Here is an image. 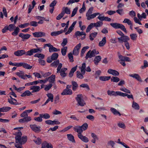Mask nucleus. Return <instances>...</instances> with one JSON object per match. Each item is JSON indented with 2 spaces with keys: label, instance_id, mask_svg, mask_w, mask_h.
Masks as SVG:
<instances>
[{
  "label": "nucleus",
  "instance_id": "obj_1",
  "mask_svg": "<svg viewBox=\"0 0 148 148\" xmlns=\"http://www.w3.org/2000/svg\"><path fill=\"white\" fill-rule=\"evenodd\" d=\"M15 134L16 136L15 138L16 143H18L22 145L25 144L27 140V136H23L21 138L22 133L20 131H19L17 132H16Z\"/></svg>",
  "mask_w": 148,
  "mask_h": 148
},
{
  "label": "nucleus",
  "instance_id": "obj_2",
  "mask_svg": "<svg viewBox=\"0 0 148 148\" xmlns=\"http://www.w3.org/2000/svg\"><path fill=\"white\" fill-rule=\"evenodd\" d=\"M88 127V125L86 123H84L81 126H76L73 127V130L78 134H82L83 131L86 130Z\"/></svg>",
  "mask_w": 148,
  "mask_h": 148
},
{
  "label": "nucleus",
  "instance_id": "obj_3",
  "mask_svg": "<svg viewBox=\"0 0 148 148\" xmlns=\"http://www.w3.org/2000/svg\"><path fill=\"white\" fill-rule=\"evenodd\" d=\"M110 25L115 29H120L126 33L127 32V31L125 26L121 24L117 23H110Z\"/></svg>",
  "mask_w": 148,
  "mask_h": 148
},
{
  "label": "nucleus",
  "instance_id": "obj_4",
  "mask_svg": "<svg viewBox=\"0 0 148 148\" xmlns=\"http://www.w3.org/2000/svg\"><path fill=\"white\" fill-rule=\"evenodd\" d=\"M41 51L42 49H40V48L32 49L26 52L25 51V55L26 56H31L33 55L34 53L41 52Z\"/></svg>",
  "mask_w": 148,
  "mask_h": 148
},
{
  "label": "nucleus",
  "instance_id": "obj_5",
  "mask_svg": "<svg viewBox=\"0 0 148 148\" xmlns=\"http://www.w3.org/2000/svg\"><path fill=\"white\" fill-rule=\"evenodd\" d=\"M119 42L120 43L125 42V45L127 49L128 50L130 49V46L129 43L127 41L130 40L129 38H118Z\"/></svg>",
  "mask_w": 148,
  "mask_h": 148
},
{
  "label": "nucleus",
  "instance_id": "obj_6",
  "mask_svg": "<svg viewBox=\"0 0 148 148\" xmlns=\"http://www.w3.org/2000/svg\"><path fill=\"white\" fill-rule=\"evenodd\" d=\"M82 94L77 95L75 99L79 105L83 106L86 104V103L84 100L82 98Z\"/></svg>",
  "mask_w": 148,
  "mask_h": 148
},
{
  "label": "nucleus",
  "instance_id": "obj_7",
  "mask_svg": "<svg viewBox=\"0 0 148 148\" xmlns=\"http://www.w3.org/2000/svg\"><path fill=\"white\" fill-rule=\"evenodd\" d=\"M29 127L31 130L36 133H39L41 131V127L40 126H37L35 124H30Z\"/></svg>",
  "mask_w": 148,
  "mask_h": 148
},
{
  "label": "nucleus",
  "instance_id": "obj_8",
  "mask_svg": "<svg viewBox=\"0 0 148 148\" xmlns=\"http://www.w3.org/2000/svg\"><path fill=\"white\" fill-rule=\"evenodd\" d=\"M108 95L110 96H114L116 97L117 96L121 95V92L115 91L113 90H108L107 92Z\"/></svg>",
  "mask_w": 148,
  "mask_h": 148
},
{
  "label": "nucleus",
  "instance_id": "obj_9",
  "mask_svg": "<svg viewBox=\"0 0 148 148\" xmlns=\"http://www.w3.org/2000/svg\"><path fill=\"white\" fill-rule=\"evenodd\" d=\"M81 47V44L79 43L74 48L73 51V54L75 56H77L79 53V50Z\"/></svg>",
  "mask_w": 148,
  "mask_h": 148
},
{
  "label": "nucleus",
  "instance_id": "obj_10",
  "mask_svg": "<svg viewBox=\"0 0 148 148\" xmlns=\"http://www.w3.org/2000/svg\"><path fill=\"white\" fill-rule=\"evenodd\" d=\"M40 86H32L30 87V90H32V93H34L38 92L40 90Z\"/></svg>",
  "mask_w": 148,
  "mask_h": 148
},
{
  "label": "nucleus",
  "instance_id": "obj_11",
  "mask_svg": "<svg viewBox=\"0 0 148 148\" xmlns=\"http://www.w3.org/2000/svg\"><path fill=\"white\" fill-rule=\"evenodd\" d=\"M41 148H53L52 145H50L46 141H44L41 144Z\"/></svg>",
  "mask_w": 148,
  "mask_h": 148
},
{
  "label": "nucleus",
  "instance_id": "obj_12",
  "mask_svg": "<svg viewBox=\"0 0 148 148\" xmlns=\"http://www.w3.org/2000/svg\"><path fill=\"white\" fill-rule=\"evenodd\" d=\"M33 35L34 37H42L46 36L45 33L41 32H35L33 33Z\"/></svg>",
  "mask_w": 148,
  "mask_h": 148
},
{
  "label": "nucleus",
  "instance_id": "obj_13",
  "mask_svg": "<svg viewBox=\"0 0 148 148\" xmlns=\"http://www.w3.org/2000/svg\"><path fill=\"white\" fill-rule=\"evenodd\" d=\"M78 136L82 141L85 143H87L89 141L88 138L85 136H83L82 134H78Z\"/></svg>",
  "mask_w": 148,
  "mask_h": 148
},
{
  "label": "nucleus",
  "instance_id": "obj_14",
  "mask_svg": "<svg viewBox=\"0 0 148 148\" xmlns=\"http://www.w3.org/2000/svg\"><path fill=\"white\" fill-rule=\"evenodd\" d=\"M107 72L108 73L115 76H118L119 74L118 71L112 69H108Z\"/></svg>",
  "mask_w": 148,
  "mask_h": 148
},
{
  "label": "nucleus",
  "instance_id": "obj_15",
  "mask_svg": "<svg viewBox=\"0 0 148 148\" xmlns=\"http://www.w3.org/2000/svg\"><path fill=\"white\" fill-rule=\"evenodd\" d=\"M67 69L66 68H63L59 72L60 73V75L62 78L64 77L67 75V73L65 72L67 70Z\"/></svg>",
  "mask_w": 148,
  "mask_h": 148
},
{
  "label": "nucleus",
  "instance_id": "obj_16",
  "mask_svg": "<svg viewBox=\"0 0 148 148\" xmlns=\"http://www.w3.org/2000/svg\"><path fill=\"white\" fill-rule=\"evenodd\" d=\"M24 72L23 71H19V72L16 73V74L19 77L23 79H27V78L24 76Z\"/></svg>",
  "mask_w": 148,
  "mask_h": 148
},
{
  "label": "nucleus",
  "instance_id": "obj_17",
  "mask_svg": "<svg viewBox=\"0 0 148 148\" xmlns=\"http://www.w3.org/2000/svg\"><path fill=\"white\" fill-rule=\"evenodd\" d=\"M25 50H18L14 53V54L17 56H21L25 55Z\"/></svg>",
  "mask_w": 148,
  "mask_h": 148
},
{
  "label": "nucleus",
  "instance_id": "obj_18",
  "mask_svg": "<svg viewBox=\"0 0 148 148\" xmlns=\"http://www.w3.org/2000/svg\"><path fill=\"white\" fill-rule=\"evenodd\" d=\"M129 76L135 78L137 80L140 82H142L140 76L138 74L135 73L133 74H130Z\"/></svg>",
  "mask_w": 148,
  "mask_h": 148
},
{
  "label": "nucleus",
  "instance_id": "obj_19",
  "mask_svg": "<svg viewBox=\"0 0 148 148\" xmlns=\"http://www.w3.org/2000/svg\"><path fill=\"white\" fill-rule=\"evenodd\" d=\"M72 94V90L70 89H65L61 93L62 95H71Z\"/></svg>",
  "mask_w": 148,
  "mask_h": 148
},
{
  "label": "nucleus",
  "instance_id": "obj_20",
  "mask_svg": "<svg viewBox=\"0 0 148 148\" xmlns=\"http://www.w3.org/2000/svg\"><path fill=\"white\" fill-rule=\"evenodd\" d=\"M99 15H100V14L99 13H96L91 14H89L86 16L87 17V20H89L91 19L94 18L96 16Z\"/></svg>",
  "mask_w": 148,
  "mask_h": 148
},
{
  "label": "nucleus",
  "instance_id": "obj_21",
  "mask_svg": "<svg viewBox=\"0 0 148 148\" xmlns=\"http://www.w3.org/2000/svg\"><path fill=\"white\" fill-rule=\"evenodd\" d=\"M91 136L93 138V139L91 140V142L93 143H95L96 140L99 139L98 137L95 134L93 133H91Z\"/></svg>",
  "mask_w": 148,
  "mask_h": 148
},
{
  "label": "nucleus",
  "instance_id": "obj_22",
  "mask_svg": "<svg viewBox=\"0 0 148 148\" xmlns=\"http://www.w3.org/2000/svg\"><path fill=\"white\" fill-rule=\"evenodd\" d=\"M32 95V94L31 92L29 90H27L22 93L21 95V96L23 97L26 96H29Z\"/></svg>",
  "mask_w": 148,
  "mask_h": 148
},
{
  "label": "nucleus",
  "instance_id": "obj_23",
  "mask_svg": "<svg viewBox=\"0 0 148 148\" xmlns=\"http://www.w3.org/2000/svg\"><path fill=\"white\" fill-rule=\"evenodd\" d=\"M63 10L62 11V12L63 13L64 15L65 13L67 14H69L71 13V11L68 8V7H63L62 8Z\"/></svg>",
  "mask_w": 148,
  "mask_h": 148
},
{
  "label": "nucleus",
  "instance_id": "obj_24",
  "mask_svg": "<svg viewBox=\"0 0 148 148\" xmlns=\"http://www.w3.org/2000/svg\"><path fill=\"white\" fill-rule=\"evenodd\" d=\"M67 136L68 139L73 143H75V141L74 136L71 134H67Z\"/></svg>",
  "mask_w": 148,
  "mask_h": 148
},
{
  "label": "nucleus",
  "instance_id": "obj_25",
  "mask_svg": "<svg viewBox=\"0 0 148 148\" xmlns=\"http://www.w3.org/2000/svg\"><path fill=\"white\" fill-rule=\"evenodd\" d=\"M101 58L100 56H99L95 57L94 62L95 65H97L98 63L101 61Z\"/></svg>",
  "mask_w": 148,
  "mask_h": 148
},
{
  "label": "nucleus",
  "instance_id": "obj_26",
  "mask_svg": "<svg viewBox=\"0 0 148 148\" xmlns=\"http://www.w3.org/2000/svg\"><path fill=\"white\" fill-rule=\"evenodd\" d=\"M56 75H52L49 77V82L51 84L54 83L55 81Z\"/></svg>",
  "mask_w": 148,
  "mask_h": 148
},
{
  "label": "nucleus",
  "instance_id": "obj_27",
  "mask_svg": "<svg viewBox=\"0 0 148 148\" xmlns=\"http://www.w3.org/2000/svg\"><path fill=\"white\" fill-rule=\"evenodd\" d=\"M72 85V90L74 91H75L78 87V85L77 83L74 81L71 82Z\"/></svg>",
  "mask_w": 148,
  "mask_h": 148
},
{
  "label": "nucleus",
  "instance_id": "obj_28",
  "mask_svg": "<svg viewBox=\"0 0 148 148\" xmlns=\"http://www.w3.org/2000/svg\"><path fill=\"white\" fill-rule=\"evenodd\" d=\"M110 78V76H101L99 77V79L100 80L104 81L108 80Z\"/></svg>",
  "mask_w": 148,
  "mask_h": 148
},
{
  "label": "nucleus",
  "instance_id": "obj_29",
  "mask_svg": "<svg viewBox=\"0 0 148 148\" xmlns=\"http://www.w3.org/2000/svg\"><path fill=\"white\" fill-rule=\"evenodd\" d=\"M62 33V30L53 32L51 33V35L52 36H56Z\"/></svg>",
  "mask_w": 148,
  "mask_h": 148
},
{
  "label": "nucleus",
  "instance_id": "obj_30",
  "mask_svg": "<svg viewBox=\"0 0 148 148\" xmlns=\"http://www.w3.org/2000/svg\"><path fill=\"white\" fill-rule=\"evenodd\" d=\"M92 24L93 27H98L101 26L103 24V22L101 21H99L96 23H92Z\"/></svg>",
  "mask_w": 148,
  "mask_h": 148
},
{
  "label": "nucleus",
  "instance_id": "obj_31",
  "mask_svg": "<svg viewBox=\"0 0 148 148\" xmlns=\"http://www.w3.org/2000/svg\"><path fill=\"white\" fill-rule=\"evenodd\" d=\"M75 35L77 36H81L82 35H84L83 37H85V36L86 35L85 33L84 32H80L79 31H77L75 32Z\"/></svg>",
  "mask_w": 148,
  "mask_h": 148
},
{
  "label": "nucleus",
  "instance_id": "obj_32",
  "mask_svg": "<svg viewBox=\"0 0 148 148\" xmlns=\"http://www.w3.org/2000/svg\"><path fill=\"white\" fill-rule=\"evenodd\" d=\"M106 38H103L102 40L99 42V47H102L104 46L106 43Z\"/></svg>",
  "mask_w": 148,
  "mask_h": 148
},
{
  "label": "nucleus",
  "instance_id": "obj_33",
  "mask_svg": "<svg viewBox=\"0 0 148 148\" xmlns=\"http://www.w3.org/2000/svg\"><path fill=\"white\" fill-rule=\"evenodd\" d=\"M120 96L123 97H125L127 96V97L129 99L132 98V99H134L132 95H129L127 93H123L121 92Z\"/></svg>",
  "mask_w": 148,
  "mask_h": 148
},
{
  "label": "nucleus",
  "instance_id": "obj_34",
  "mask_svg": "<svg viewBox=\"0 0 148 148\" xmlns=\"http://www.w3.org/2000/svg\"><path fill=\"white\" fill-rule=\"evenodd\" d=\"M22 66L25 69H31L32 67V66H30L28 64L24 62H23Z\"/></svg>",
  "mask_w": 148,
  "mask_h": 148
},
{
  "label": "nucleus",
  "instance_id": "obj_35",
  "mask_svg": "<svg viewBox=\"0 0 148 148\" xmlns=\"http://www.w3.org/2000/svg\"><path fill=\"white\" fill-rule=\"evenodd\" d=\"M60 62L59 60H57L52 62L50 64L51 66L56 67Z\"/></svg>",
  "mask_w": 148,
  "mask_h": 148
},
{
  "label": "nucleus",
  "instance_id": "obj_36",
  "mask_svg": "<svg viewBox=\"0 0 148 148\" xmlns=\"http://www.w3.org/2000/svg\"><path fill=\"white\" fill-rule=\"evenodd\" d=\"M49 52L52 53L59 51L60 50L59 49H58L56 47H54L52 46L51 48H49Z\"/></svg>",
  "mask_w": 148,
  "mask_h": 148
},
{
  "label": "nucleus",
  "instance_id": "obj_37",
  "mask_svg": "<svg viewBox=\"0 0 148 148\" xmlns=\"http://www.w3.org/2000/svg\"><path fill=\"white\" fill-rule=\"evenodd\" d=\"M110 110L111 112L115 115L119 114L120 116L121 115L120 113L118 111L116 110L114 108H110Z\"/></svg>",
  "mask_w": 148,
  "mask_h": 148
},
{
  "label": "nucleus",
  "instance_id": "obj_38",
  "mask_svg": "<svg viewBox=\"0 0 148 148\" xmlns=\"http://www.w3.org/2000/svg\"><path fill=\"white\" fill-rule=\"evenodd\" d=\"M47 96L48 97V99H49L51 102L53 101V95L51 93H49L47 94Z\"/></svg>",
  "mask_w": 148,
  "mask_h": 148
},
{
  "label": "nucleus",
  "instance_id": "obj_39",
  "mask_svg": "<svg viewBox=\"0 0 148 148\" xmlns=\"http://www.w3.org/2000/svg\"><path fill=\"white\" fill-rule=\"evenodd\" d=\"M132 107L135 110H138L140 109V107L138 104L134 101L133 102Z\"/></svg>",
  "mask_w": 148,
  "mask_h": 148
},
{
  "label": "nucleus",
  "instance_id": "obj_40",
  "mask_svg": "<svg viewBox=\"0 0 148 148\" xmlns=\"http://www.w3.org/2000/svg\"><path fill=\"white\" fill-rule=\"evenodd\" d=\"M58 54L56 53H53L51 56V59L53 60H56L58 57Z\"/></svg>",
  "mask_w": 148,
  "mask_h": 148
},
{
  "label": "nucleus",
  "instance_id": "obj_41",
  "mask_svg": "<svg viewBox=\"0 0 148 148\" xmlns=\"http://www.w3.org/2000/svg\"><path fill=\"white\" fill-rule=\"evenodd\" d=\"M41 117L45 119H48L50 118V115L47 113H45L44 114H41Z\"/></svg>",
  "mask_w": 148,
  "mask_h": 148
},
{
  "label": "nucleus",
  "instance_id": "obj_42",
  "mask_svg": "<svg viewBox=\"0 0 148 148\" xmlns=\"http://www.w3.org/2000/svg\"><path fill=\"white\" fill-rule=\"evenodd\" d=\"M19 28L18 27H16V29L14 30V31L12 32V34L13 36H17L18 33L19 32Z\"/></svg>",
  "mask_w": 148,
  "mask_h": 148
},
{
  "label": "nucleus",
  "instance_id": "obj_43",
  "mask_svg": "<svg viewBox=\"0 0 148 148\" xmlns=\"http://www.w3.org/2000/svg\"><path fill=\"white\" fill-rule=\"evenodd\" d=\"M41 73L42 77H45L47 76H49L51 74V72H48L44 73V72L41 71Z\"/></svg>",
  "mask_w": 148,
  "mask_h": 148
},
{
  "label": "nucleus",
  "instance_id": "obj_44",
  "mask_svg": "<svg viewBox=\"0 0 148 148\" xmlns=\"http://www.w3.org/2000/svg\"><path fill=\"white\" fill-rule=\"evenodd\" d=\"M67 47H64L63 48H62L61 49V53L62 55L63 56H65L66 54L67 51Z\"/></svg>",
  "mask_w": 148,
  "mask_h": 148
},
{
  "label": "nucleus",
  "instance_id": "obj_45",
  "mask_svg": "<svg viewBox=\"0 0 148 148\" xmlns=\"http://www.w3.org/2000/svg\"><path fill=\"white\" fill-rule=\"evenodd\" d=\"M33 141L34 143L38 145H40L41 144L42 141V140L39 137H38L36 140H34Z\"/></svg>",
  "mask_w": 148,
  "mask_h": 148
},
{
  "label": "nucleus",
  "instance_id": "obj_46",
  "mask_svg": "<svg viewBox=\"0 0 148 148\" xmlns=\"http://www.w3.org/2000/svg\"><path fill=\"white\" fill-rule=\"evenodd\" d=\"M111 80L112 82H117L120 81V79L119 78L117 77H112L111 79Z\"/></svg>",
  "mask_w": 148,
  "mask_h": 148
},
{
  "label": "nucleus",
  "instance_id": "obj_47",
  "mask_svg": "<svg viewBox=\"0 0 148 148\" xmlns=\"http://www.w3.org/2000/svg\"><path fill=\"white\" fill-rule=\"evenodd\" d=\"M77 77L80 79H82L84 78V76L79 71H77L76 72Z\"/></svg>",
  "mask_w": 148,
  "mask_h": 148
},
{
  "label": "nucleus",
  "instance_id": "obj_48",
  "mask_svg": "<svg viewBox=\"0 0 148 148\" xmlns=\"http://www.w3.org/2000/svg\"><path fill=\"white\" fill-rule=\"evenodd\" d=\"M39 116L35 117L34 119V120L38 122H42V117H41V114H39Z\"/></svg>",
  "mask_w": 148,
  "mask_h": 148
},
{
  "label": "nucleus",
  "instance_id": "obj_49",
  "mask_svg": "<svg viewBox=\"0 0 148 148\" xmlns=\"http://www.w3.org/2000/svg\"><path fill=\"white\" fill-rule=\"evenodd\" d=\"M116 142L119 144H121V145H123L124 147H125V148H130V147L128 146L127 145L124 143L121 142L120 140V139H118L117 142Z\"/></svg>",
  "mask_w": 148,
  "mask_h": 148
},
{
  "label": "nucleus",
  "instance_id": "obj_50",
  "mask_svg": "<svg viewBox=\"0 0 148 148\" xmlns=\"http://www.w3.org/2000/svg\"><path fill=\"white\" fill-rule=\"evenodd\" d=\"M52 86L53 85L50 83L48 85H46L44 88L45 90L47 91L51 89Z\"/></svg>",
  "mask_w": 148,
  "mask_h": 148
},
{
  "label": "nucleus",
  "instance_id": "obj_51",
  "mask_svg": "<svg viewBox=\"0 0 148 148\" xmlns=\"http://www.w3.org/2000/svg\"><path fill=\"white\" fill-rule=\"evenodd\" d=\"M116 12L121 16H122L124 14L122 9H118L116 10Z\"/></svg>",
  "mask_w": 148,
  "mask_h": 148
},
{
  "label": "nucleus",
  "instance_id": "obj_52",
  "mask_svg": "<svg viewBox=\"0 0 148 148\" xmlns=\"http://www.w3.org/2000/svg\"><path fill=\"white\" fill-rule=\"evenodd\" d=\"M93 27V26L92 24V23H90L88 26L86 30V32L87 33L89 32L91 30V29Z\"/></svg>",
  "mask_w": 148,
  "mask_h": 148
},
{
  "label": "nucleus",
  "instance_id": "obj_53",
  "mask_svg": "<svg viewBox=\"0 0 148 148\" xmlns=\"http://www.w3.org/2000/svg\"><path fill=\"white\" fill-rule=\"evenodd\" d=\"M78 10V8L77 7L75 8L72 12V14L71 15V17H73L74 16L77 12V11Z\"/></svg>",
  "mask_w": 148,
  "mask_h": 148
},
{
  "label": "nucleus",
  "instance_id": "obj_54",
  "mask_svg": "<svg viewBox=\"0 0 148 148\" xmlns=\"http://www.w3.org/2000/svg\"><path fill=\"white\" fill-rule=\"evenodd\" d=\"M123 23H127L128 25H132L131 21L130 19L128 18H125L123 21Z\"/></svg>",
  "mask_w": 148,
  "mask_h": 148
},
{
  "label": "nucleus",
  "instance_id": "obj_55",
  "mask_svg": "<svg viewBox=\"0 0 148 148\" xmlns=\"http://www.w3.org/2000/svg\"><path fill=\"white\" fill-rule=\"evenodd\" d=\"M81 87L84 88H86L88 90H90V89L88 85L86 84H83L80 85Z\"/></svg>",
  "mask_w": 148,
  "mask_h": 148
},
{
  "label": "nucleus",
  "instance_id": "obj_56",
  "mask_svg": "<svg viewBox=\"0 0 148 148\" xmlns=\"http://www.w3.org/2000/svg\"><path fill=\"white\" fill-rule=\"evenodd\" d=\"M67 42L68 40L67 38H64L63 39V41L61 44L62 46V47H64L66 45Z\"/></svg>",
  "mask_w": 148,
  "mask_h": 148
},
{
  "label": "nucleus",
  "instance_id": "obj_57",
  "mask_svg": "<svg viewBox=\"0 0 148 148\" xmlns=\"http://www.w3.org/2000/svg\"><path fill=\"white\" fill-rule=\"evenodd\" d=\"M116 32L118 34L121 36V37H128L127 36H125L123 32L119 30H117Z\"/></svg>",
  "mask_w": 148,
  "mask_h": 148
},
{
  "label": "nucleus",
  "instance_id": "obj_58",
  "mask_svg": "<svg viewBox=\"0 0 148 148\" xmlns=\"http://www.w3.org/2000/svg\"><path fill=\"white\" fill-rule=\"evenodd\" d=\"M68 56L70 62H73L74 61V60L72 54L71 53H69L68 54Z\"/></svg>",
  "mask_w": 148,
  "mask_h": 148
},
{
  "label": "nucleus",
  "instance_id": "obj_59",
  "mask_svg": "<svg viewBox=\"0 0 148 148\" xmlns=\"http://www.w3.org/2000/svg\"><path fill=\"white\" fill-rule=\"evenodd\" d=\"M86 8L84 2L83 4L82 7L79 10V12L80 13H82L84 12L86 10Z\"/></svg>",
  "mask_w": 148,
  "mask_h": 148
},
{
  "label": "nucleus",
  "instance_id": "obj_60",
  "mask_svg": "<svg viewBox=\"0 0 148 148\" xmlns=\"http://www.w3.org/2000/svg\"><path fill=\"white\" fill-rule=\"evenodd\" d=\"M57 1L56 0H54L50 3L49 5V7H54L56 5Z\"/></svg>",
  "mask_w": 148,
  "mask_h": 148
},
{
  "label": "nucleus",
  "instance_id": "obj_61",
  "mask_svg": "<svg viewBox=\"0 0 148 148\" xmlns=\"http://www.w3.org/2000/svg\"><path fill=\"white\" fill-rule=\"evenodd\" d=\"M63 13L62 12L61 13L59 14L56 18V19L57 20H60V19L64 16Z\"/></svg>",
  "mask_w": 148,
  "mask_h": 148
},
{
  "label": "nucleus",
  "instance_id": "obj_62",
  "mask_svg": "<svg viewBox=\"0 0 148 148\" xmlns=\"http://www.w3.org/2000/svg\"><path fill=\"white\" fill-rule=\"evenodd\" d=\"M120 90L121 91H123L124 92H125L126 93H127L130 94L131 93V92L129 90H128L127 88H121L120 89Z\"/></svg>",
  "mask_w": 148,
  "mask_h": 148
},
{
  "label": "nucleus",
  "instance_id": "obj_63",
  "mask_svg": "<svg viewBox=\"0 0 148 148\" xmlns=\"http://www.w3.org/2000/svg\"><path fill=\"white\" fill-rule=\"evenodd\" d=\"M90 50H89L88 51L87 53L86 54V56L85 57V59L86 60H88V58H91L92 57V56H90Z\"/></svg>",
  "mask_w": 148,
  "mask_h": 148
},
{
  "label": "nucleus",
  "instance_id": "obj_64",
  "mask_svg": "<svg viewBox=\"0 0 148 148\" xmlns=\"http://www.w3.org/2000/svg\"><path fill=\"white\" fill-rule=\"evenodd\" d=\"M93 8L92 7L90 8L86 13V16H87L88 15L90 14H92L93 11Z\"/></svg>",
  "mask_w": 148,
  "mask_h": 148
}]
</instances>
